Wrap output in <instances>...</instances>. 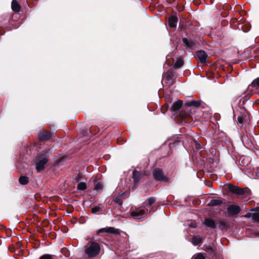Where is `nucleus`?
<instances>
[{
	"instance_id": "nucleus-1",
	"label": "nucleus",
	"mask_w": 259,
	"mask_h": 259,
	"mask_svg": "<svg viewBox=\"0 0 259 259\" xmlns=\"http://www.w3.org/2000/svg\"><path fill=\"white\" fill-rule=\"evenodd\" d=\"M49 156V151L46 149L42 151L40 155L36 158L37 162H36L35 165L37 172H40L45 168V166L48 161V157Z\"/></svg>"
},
{
	"instance_id": "nucleus-2",
	"label": "nucleus",
	"mask_w": 259,
	"mask_h": 259,
	"mask_svg": "<svg viewBox=\"0 0 259 259\" xmlns=\"http://www.w3.org/2000/svg\"><path fill=\"white\" fill-rule=\"evenodd\" d=\"M100 251V246L99 243L92 242L85 249V253L89 257H93L99 254Z\"/></svg>"
},
{
	"instance_id": "nucleus-3",
	"label": "nucleus",
	"mask_w": 259,
	"mask_h": 259,
	"mask_svg": "<svg viewBox=\"0 0 259 259\" xmlns=\"http://www.w3.org/2000/svg\"><path fill=\"white\" fill-rule=\"evenodd\" d=\"M153 177L156 181L164 182L168 181V178L164 175L162 170L160 168H157L154 170Z\"/></svg>"
},
{
	"instance_id": "nucleus-4",
	"label": "nucleus",
	"mask_w": 259,
	"mask_h": 259,
	"mask_svg": "<svg viewBox=\"0 0 259 259\" xmlns=\"http://www.w3.org/2000/svg\"><path fill=\"white\" fill-rule=\"evenodd\" d=\"M131 215L136 220H140L146 216V213L143 209L139 208L132 211Z\"/></svg>"
},
{
	"instance_id": "nucleus-5",
	"label": "nucleus",
	"mask_w": 259,
	"mask_h": 259,
	"mask_svg": "<svg viewBox=\"0 0 259 259\" xmlns=\"http://www.w3.org/2000/svg\"><path fill=\"white\" fill-rule=\"evenodd\" d=\"M182 41L187 50H193L196 48V42L191 39L185 37L182 39Z\"/></svg>"
},
{
	"instance_id": "nucleus-6",
	"label": "nucleus",
	"mask_w": 259,
	"mask_h": 259,
	"mask_svg": "<svg viewBox=\"0 0 259 259\" xmlns=\"http://www.w3.org/2000/svg\"><path fill=\"white\" fill-rule=\"evenodd\" d=\"M203 249L207 253H210L212 256L215 255L217 253V248L212 244H205L203 246Z\"/></svg>"
},
{
	"instance_id": "nucleus-7",
	"label": "nucleus",
	"mask_w": 259,
	"mask_h": 259,
	"mask_svg": "<svg viewBox=\"0 0 259 259\" xmlns=\"http://www.w3.org/2000/svg\"><path fill=\"white\" fill-rule=\"evenodd\" d=\"M196 55L200 62L202 63H205L208 60V55L204 51H197Z\"/></svg>"
},
{
	"instance_id": "nucleus-8",
	"label": "nucleus",
	"mask_w": 259,
	"mask_h": 259,
	"mask_svg": "<svg viewBox=\"0 0 259 259\" xmlns=\"http://www.w3.org/2000/svg\"><path fill=\"white\" fill-rule=\"evenodd\" d=\"M227 209L228 211V215L229 217L237 214L240 211V207L234 205H231L229 206Z\"/></svg>"
},
{
	"instance_id": "nucleus-9",
	"label": "nucleus",
	"mask_w": 259,
	"mask_h": 259,
	"mask_svg": "<svg viewBox=\"0 0 259 259\" xmlns=\"http://www.w3.org/2000/svg\"><path fill=\"white\" fill-rule=\"evenodd\" d=\"M229 190L231 192L237 195H243L245 193V191L244 189L240 188L237 186H233L232 185H229Z\"/></svg>"
},
{
	"instance_id": "nucleus-10",
	"label": "nucleus",
	"mask_w": 259,
	"mask_h": 259,
	"mask_svg": "<svg viewBox=\"0 0 259 259\" xmlns=\"http://www.w3.org/2000/svg\"><path fill=\"white\" fill-rule=\"evenodd\" d=\"M51 133H45L44 131H40L38 134V138L40 141L48 140L51 138Z\"/></svg>"
},
{
	"instance_id": "nucleus-11",
	"label": "nucleus",
	"mask_w": 259,
	"mask_h": 259,
	"mask_svg": "<svg viewBox=\"0 0 259 259\" xmlns=\"http://www.w3.org/2000/svg\"><path fill=\"white\" fill-rule=\"evenodd\" d=\"M183 104V101L182 100H178L175 102L172 105V111L176 114L178 112L180 108H181Z\"/></svg>"
},
{
	"instance_id": "nucleus-12",
	"label": "nucleus",
	"mask_w": 259,
	"mask_h": 259,
	"mask_svg": "<svg viewBox=\"0 0 259 259\" xmlns=\"http://www.w3.org/2000/svg\"><path fill=\"white\" fill-rule=\"evenodd\" d=\"M178 18L176 16H172L169 18L168 23L169 25L171 28H175L177 26L178 22Z\"/></svg>"
},
{
	"instance_id": "nucleus-13",
	"label": "nucleus",
	"mask_w": 259,
	"mask_h": 259,
	"mask_svg": "<svg viewBox=\"0 0 259 259\" xmlns=\"http://www.w3.org/2000/svg\"><path fill=\"white\" fill-rule=\"evenodd\" d=\"M250 210L254 211L252 214V219L253 220L259 223V207L256 208H252Z\"/></svg>"
},
{
	"instance_id": "nucleus-14",
	"label": "nucleus",
	"mask_w": 259,
	"mask_h": 259,
	"mask_svg": "<svg viewBox=\"0 0 259 259\" xmlns=\"http://www.w3.org/2000/svg\"><path fill=\"white\" fill-rule=\"evenodd\" d=\"M204 223L207 227L211 228H214L216 226V224L213 220L208 218L205 219Z\"/></svg>"
},
{
	"instance_id": "nucleus-15",
	"label": "nucleus",
	"mask_w": 259,
	"mask_h": 259,
	"mask_svg": "<svg viewBox=\"0 0 259 259\" xmlns=\"http://www.w3.org/2000/svg\"><path fill=\"white\" fill-rule=\"evenodd\" d=\"M218 227L223 230L228 228V225L225 220H220L217 223Z\"/></svg>"
},
{
	"instance_id": "nucleus-16",
	"label": "nucleus",
	"mask_w": 259,
	"mask_h": 259,
	"mask_svg": "<svg viewBox=\"0 0 259 259\" xmlns=\"http://www.w3.org/2000/svg\"><path fill=\"white\" fill-rule=\"evenodd\" d=\"M12 9L16 12H19L20 10V6L16 0H13L12 2Z\"/></svg>"
},
{
	"instance_id": "nucleus-17",
	"label": "nucleus",
	"mask_w": 259,
	"mask_h": 259,
	"mask_svg": "<svg viewBox=\"0 0 259 259\" xmlns=\"http://www.w3.org/2000/svg\"><path fill=\"white\" fill-rule=\"evenodd\" d=\"M185 105L188 107L194 106L197 107L200 105V102L199 101L193 100L190 102H186Z\"/></svg>"
},
{
	"instance_id": "nucleus-18",
	"label": "nucleus",
	"mask_w": 259,
	"mask_h": 259,
	"mask_svg": "<svg viewBox=\"0 0 259 259\" xmlns=\"http://www.w3.org/2000/svg\"><path fill=\"white\" fill-rule=\"evenodd\" d=\"M133 178L135 183H138L141 178V174L137 170L133 172Z\"/></svg>"
},
{
	"instance_id": "nucleus-19",
	"label": "nucleus",
	"mask_w": 259,
	"mask_h": 259,
	"mask_svg": "<svg viewBox=\"0 0 259 259\" xmlns=\"http://www.w3.org/2000/svg\"><path fill=\"white\" fill-rule=\"evenodd\" d=\"M202 238L198 236H194L192 238V242L194 245H198L202 241Z\"/></svg>"
},
{
	"instance_id": "nucleus-20",
	"label": "nucleus",
	"mask_w": 259,
	"mask_h": 259,
	"mask_svg": "<svg viewBox=\"0 0 259 259\" xmlns=\"http://www.w3.org/2000/svg\"><path fill=\"white\" fill-rule=\"evenodd\" d=\"M222 203V200L219 199H212L209 203V205L210 206H217L221 204Z\"/></svg>"
},
{
	"instance_id": "nucleus-21",
	"label": "nucleus",
	"mask_w": 259,
	"mask_h": 259,
	"mask_svg": "<svg viewBox=\"0 0 259 259\" xmlns=\"http://www.w3.org/2000/svg\"><path fill=\"white\" fill-rule=\"evenodd\" d=\"M19 181L21 184L26 185L28 183V178L26 176H21Z\"/></svg>"
},
{
	"instance_id": "nucleus-22",
	"label": "nucleus",
	"mask_w": 259,
	"mask_h": 259,
	"mask_svg": "<svg viewBox=\"0 0 259 259\" xmlns=\"http://www.w3.org/2000/svg\"><path fill=\"white\" fill-rule=\"evenodd\" d=\"M184 61L181 59H178L176 63L174 64V67L175 68H180L183 65Z\"/></svg>"
},
{
	"instance_id": "nucleus-23",
	"label": "nucleus",
	"mask_w": 259,
	"mask_h": 259,
	"mask_svg": "<svg viewBox=\"0 0 259 259\" xmlns=\"http://www.w3.org/2000/svg\"><path fill=\"white\" fill-rule=\"evenodd\" d=\"M87 188L86 184L84 182H80L77 185V189L80 191L84 190Z\"/></svg>"
},
{
	"instance_id": "nucleus-24",
	"label": "nucleus",
	"mask_w": 259,
	"mask_h": 259,
	"mask_svg": "<svg viewBox=\"0 0 259 259\" xmlns=\"http://www.w3.org/2000/svg\"><path fill=\"white\" fill-rule=\"evenodd\" d=\"M193 259H205V256L204 254L199 253L194 255Z\"/></svg>"
},
{
	"instance_id": "nucleus-25",
	"label": "nucleus",
	"mask_w": 259,
	"mask_h": 259,
	"mask_svg": "<svg viewBox=\"0 0 259 259\" xmlns=\"http://www.w3.org/2000/svg\"><path fill=\"white\" fill-rule=\"evenodd\" d=\"M253 88L259 87V77L254 79L251 84Z\"/></svg>"
},
{
	"instance_id": "nucleus-26",
	"label": "nucleus",
	"mask_w": 259,
	"mask_h": 259,
	"mask_svg": "<svg viewBox=\"0 0 259 259\" xmlns=\"http://www.w3.org/2000/svg\"><path fill=\"white\" fill-rule=\"evenodd\" d=\"M95 189L97 190H101L103 188V185L100 182H97L95 185Z\"/></svg>"
},
{
	"instance_id": "nucleus-27",
	"label": "nucleus",
	"mask_w": 259,
	"mask_h": 259,
	"mask_svg": "<svg viewBox=\"0 0 259 259\" xmlns=\"http://www.w3.org/2000/svg\"><path fill=\"white\" fill-rule=\"evenodd\" d=\"M52 255H50L49 254H44V255L41 256L39 259H52Z\"/></svg>"
},
{
	"instance_id": "nucleus-28",
	"label": "nucleus",
	"mask_w": 259,
	"mask_h": 259,
	"mask_svg": "<svg viewBox=\"0 0 259 259\" xmlns=\"http://www.w3.org/2000/svg\"><path fill=\"white\" fill-rule=\"evenodd\" d=\"M101 207L98 206H96L92 208V211L93 213H96L98 211H101Z\"/></svg>"
},
{
	"instance_id": "nucleus-29",
	"label": "nucleus",
	"mask_w": 259,
	"mask_h": 259,
	"mask_svg": "<svg viewBox=\"0 0 259 259\" xmlns=\"http://www.w3.org/2000/svg\"><path fill=\"white\" fill-rule=\"evenodd\" d=\"M116 232L115 229L113 227H109L107 228V232L111 233H115Z\"/></svg>"
},
{
	"instance_id": "nucleus-30",
	"label": "nucleus",
	"mask_w": 259,
	"mask_h": 259,
	"mask_svg": "<svg viewBox=\"0 0 259 259\" xmlns=\"http://www.w3.org/2000/svg\"><path fill=\"white\" fill-rule=\"evenodd\" d=\"M155 201V198L154 197H150L148 199V204L149 205H151Z\"/></svg>"
},
{
	"instance_id": "nucleus-31",
	"label": "nucleus",
	"mask_w": 259,
	"mask_h": 259,
	"mask_svg": "<svg viewBox=\"0 0 259 259\" xmlns=\"http://www.w3.org/2000/svg\"><path fill=\"white\" fill-rule=\"evenodd\" d=\"M115 202L119 205H121L122 203V200L118 197L115 198Z\"/></svg>"
},
{
	"instance_id": "nucleus-32",
	"label": "nucleus",
	"mask_w": 259,
	"mask_h": 259,
	"mask_svg": "<svg viewBox=\"0 0 259 259\" xmlns=\"http://www.w3.org/2000/svg\"><path fill=\"white\" fill-rule=\"evenodd\" d=\"M252 214L253 213L248 212L244 215V217H245L246 218H249L250 217L252 218Z\"/></svg>"
},
{
	"instance_id": "nucleus-33",
	"label": "nucleus",
	"mask_w": 259,
	"mask_h": 259,
	"mask_svg": "<svg viewBox=\"0 0 259 259\" xmlns=\"http://www.w3.org/2000/svg\"><path fill=\"white\" fill-rule=\"evenodd\" d=\"M107 228H102L98 231V233L107 232Z\"/></svg>"
},
{
	"instance_id": "nucleus-34",
	"label": "nucleus",
	"mask_w": 259,
	"mask_h": 259,
	"mask_svg": "<svg viewBox=\"0 0 259 259\" xmlns=\"http://www.w3.org/2000/svg\"><path fill=\"white\" fill-rule=\"evenodd\" d=\"M188 226H189V227H193V228H196L197 227L196 224L194 223L193 222H191V223L188 224Z\"/></svg>"
},
{
	"instance_id": "nucleus-35",
	"label": "nucleus",
	"mask_w": 259,
	"mask_h": 259,
	"mask_svg": "<svg viewBox=\"0 0 259 259\" xmlns=\"http://www.w3.org/2000/svg\"><path fill=\"white\" fill-rule=\"evenodd\" d=\"M257 174L258 177H259V168L257 169Z\"/></svg>"
},
{
	"instance_id": "nucleus-36",
	"label": "nucleus",
	"mask_w": 259,
	"mask_h": 259,
	"mask_svg": "<svg viewBox=\"0 0 259 259\" xmlns=\"http://www.w3.org/2000/svg\"><path fill=\"white\" fill-rule=\"evenodd\" d=\"M238 121H239V122H241V120H240L239 119H238Z\"/></svg>"
}]
</instances>
